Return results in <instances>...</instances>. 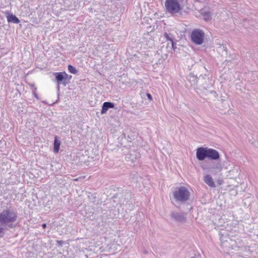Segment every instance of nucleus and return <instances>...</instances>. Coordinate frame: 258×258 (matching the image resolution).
I'll list each match as a JSON object with an SVG mask.
<instances>
[{
    "instance_id": "nucleus-1",
    "label": "nucleus",
    "mask_w": 258,
    "mask_h": 258,
    "mask_svg": "<svg viewBox=\"0 0 258 258\" xmlns=\"http://www.w3.org/2000/svg\"><path fill=\"white\" fill-rule=\"evenodd\" d=\"M18 218L17 212L11 208H7L0 213V237L3 235L6 228H13Z\"/></svg>"
},
{
    "instance_id": "nucleus-2",
    "label": "nucleus",
    "mask_w": 258,
    "mask_h": 258,
    "mask_svg": "<svg viewBox=\"0 0 258 258\" xmlns=\"http://www.w3.org/2000/svg\"><path fill=\"white\" fill-rule=\"evenodd\" d=\"M196 155L199 161H203L206 158L213 161L220 159V154L216 150L208 147L198 148Z\"/></svg>"
},
{
    "instance_id": "nucleus-3",
    "label": "nucleus",
    "mask_w": 258,
    "mask_h": 258,
    "mask_svg": "<svg viewBox=\"0 0 258 258\" xmlns=\"http://www.w3.org/2000/svg\"><path fill=\"white\" fill-rule=\"evenodd\" d=\"M173 196L176 202L182 203L188 200L190 192L186 187L180 186L175 189Z\"/></svg>"
},
{
    "instance_id": "nucleus-4",
    "label": "nucleus",
    "mask_w": 258,
    "mask_h": 258,
    "mask_svg": "<svg viewBox=\"0 0 258 258\" xmlns=\"http://www.w3.org/2000/svg\"><path fill=\"white\" fill-rule=\"evenodd\" d=\"M165 8L166 11L171 15L179 13L182 9L178 0H166Z\"/></svg>"
},
{
    "instance_id": "nucleus-5",
    "label": "nucleus",
    "mask_w": 258,
    "mask_h": 258,
    "mask_svg": "<svg viewBox=\"0 0 258 258\" xmlns=\"http://www.w3.org/2000/svg\"><path fill=\"white\" fill-rule=\"evenodd\" d=\"M205 33L199 29H194L190 35L191 40L196 45H201L204 40Z\"/></svg>"
},
{
    "instance_id": "nucleus-6",
    "label": "nucleus",
    "mask_w": 258,
    "mask_h": 258,
    "mask_svg": "<svg viewBox=\"0 0 258 258\" xmlns=\"http://www.w3.org/2000/svg\"><path fill=\"white\" fill-rule=\"evenodd\" d=\"M136 137V135L135 133L132 132L131 128L127 127L124 130V132H122L121 136L119 137V139L120 138L121 140L123 139L126 140L128 142H131L132 140L135 139Z\"/></svg>"
},
{
    "instance_id": "nucleus-7",
    "label": "nucleus",
    "mask_w": 258,
    "mask_h": 258,
    "mask_svg": "<svg viewBox=\"0 0 258 258\" xmlns=\"http://www.w3.org/2000/svg\"><path fill=\"white\" fill-rule=\"evenodd\" d=\"M227 234L226 231L221 232L220 233L221 245L223 247H229L230 241H232L231 239L229 237V235H227Z\"/></svg>"
},
{
    "instance_id": "nucleus-8",
    "label": "nucleus",
    "mask_w": 258,
    "mask_h": 258,
    "mask_svg": "<svg viewBox=\"0 0 258 258\" xmlns=\"http://www.w3.org/2000/svg\"><path fill=\"white\" fill-rule=\"evenodd\" d=\"M54 75L58 84L63 80H70L72 79V76L68 75L66 72L55 73Z\"/></svg>"
},
{
    "instance_id": "nucleus-9",
    "label": "nucleus",
    "mask_w": 258,
    "mask_h": 258,
    "mask_svg": "<svg viewBox=\"0 0 258 258\" xmlns=\"http://www.w3.org/2000/svg\"><path fill=\"white\" fill-rule=\"evenodd\" d=\"M210 163H212V165H211L212 167H211L209 169V171L212 173H218L222 169V162H209Z\"/></svg>"
},
{
    "instance_id": "nucleus-10",
    "label": "nucleus",
    "mask_w": 258,
    "mask_h": 258,
    "mask_svg": "<svg viewBox=\"0 0 258 258\" xmlns=\"http://www.w3.org/2000/svg\"><path fill=\"white\" fill-rule=\"evenodd\" d=\"M171 217L175 220L180 222H184L186 220L185 215L183 213L173 212L171 213Z\"/></svg>"
},
{
    "instance_id": "nucleus-11",
    "label": "nucleus",
    "mask_w": 258,
    "mask_h": 258,
    "mask_svg": "<svg viewBox=\"0 0 258 258\" xmlns=\"http://www.w3.org/2000/svg\"><path fill=\"white\" fill-rule=\"evenodd\" d=\"M6 17L8 22L9 23L13 22L15 24H18L20 22L19 19L12 14L6 13Z\"/></svg>"
},
{
    "instance_id": "nucleus-12",
    "label": "nucleus",
    "mask_w": 258,
    "mask_h": 258,
    "mask_svg": "<svg viewBox=\"0 0 258 258\" xmlns=\"http://www.w3.org/2000/svg\"><path fill=\"white\" fill-rule=\"evenodd\" d=\"M204 181L209 186L211 187H215V184L213 180V179L211 177L210 175L207 174L204 177Z\"/></svg>"
},
{
    "instance_id": "nucleus-13",
    "label": "nucleus",
    "mask_w": 258,
    "mask_h": 258,
    "mask_svg": "<svg viewBox=\"0 0 258 258\" xmlns=\"http://www.w3.org/2000/svg\"><path fill=\"white\" fill-rule=\"evenodd\" d=\"M113 108V103H112L105 102L103 104L102 108V110H101V113L104 114L107 112V111L108 110L109 108Z\"/></svg>"
},
{
    "instance_id": "nucleus-14",
    "label": "nucleus",
    "mask_w": 258,
    "mask_h": 258,
    "mask_svg": "<svg viewBox=\"0 0 258 258\" xmlns=\"http://www.w3.org/2000/svg\"><path fill=\"white\" fill-rule=\"evenodd\" d=\"M60 145V141L58 140V138L56 136L54 138L53 151L55 153H57L59 150Z\"/></svg>"
},
{
    "instance_id": "nucleus-15",
    "label": "nucleus",
    "mask_w": 258,
    "mask_h": 258,
    "mask_svg": "<svg viewBox=\"0 0 258 258\" xmlns=\"http://www.w3.org/2000/svg\"><path fill=\"white\" fill-rule=\"evenodd\" d=\"M204 21L208 22L212 19L211 14L209 11H204L202 13Z\"/></svg>"
},
{
    "instance_id": "nucleus-16",
    "label": "nucleus",
    "mask_w": 258,
    "mask_h": 258,
    "mask_svg": "<svg viewBox=\"0 0 258 258\" xmlns=\"http://www.w3.org/2000/svg\"><path fill=\"white\" fill-rule=\"evenodd\" d=\"M164 38L167 41H169L170 42H172L173 40V35L171 33H168L167 32H165L163 35Z\"/></svg>"
},
{
    "instance_id": "nucleus-17",
    "label": "nucleus",
    "mask_w": 258,
    "mask_h": 258,
    "mask_svg": "<svg viewBox=\"0 0 258 258\" xmlns=\"http://www.w3.org/2000/svg\"><path fill=\"white\" fill-rule=\"evenodd\" d=\"M68 70L72 74H76L78 72L76 68L72 66V65L68 66Z\"/></svg>"
},
{
    "instance_id": "nucleus-18",
    "label": "nucleus",
    "mask_w": 258,
    "mask_h": 258,
    "mask_svg": "<svg viewBox=\"0 0 258 258\" xmlns=\"http://www.w3.org/2000/svg\"><path fill=\"white\" fill-rule=\"evenodd\" d=\"M121 80H122V82L123 83V81H124L125 83H128V81H127L128 80V78L127 77L126 75H125L124 74H123L121 77Z\"/></svg>"
},
{
    "instance_id": "nucleus-19",
    "label": "nucleus",
    "mask_w": 258,
    "mask_h": 258,
    "mask_svg": "<svg viewBox=\"0 0 258 258\" xmlns=\"http://www.w3.org/2000/svg\"><path fill=\"white\" fill-rule=\"evenodd\" d=\"M171 43V47H172V49L174 50V51H175L176 49L177 48V47L176 46V43L174 41H173Z\"/></svg>"
},
{
    "instance_id": "nucleus-20",
    "label": "nucleus",
    "mask_w": 258,
    "mask_h": 258,
    "mask_svg": "<svg viewBox=\"0 0 258 258\" xmlns=\"http://www.w3.org/2000/svg\"><path fill=\"white\" fill-rule=\"evenodd\" d=\"M147 96L149 100L151 101L152 100V96L150 93H147Z\"/></svg>"
},
{
    "instance_id": "nucleus-21",
    "label": "nucleus",
    "mask_w": 258,
    "mask_h": 258,
    "mask_svg": "<svg viewBox=\"0 0 258 258\" xmlns=\"http://www.w3.org/2000/svg\"><path fill=\"white\" fill-rule=\"evenodd\" d=\"M42 227L43 229H45L46 227V224L45 223H43L42 224Z\"/></svg>"
},
{
    "instance_id": "nucleus-22",
    "label": "nucleus",
    "mask_w": 258,
    "mask_h": 258,
    "mask_svg": "<svg viewBox=\"0 0 258 258\" xmlns=\"http://www.w3.org/2000/svg\"><path fill=\"white\" fill-rule=\"evenodd\" d=\"M136 158H134V157H131L130 159V161L133 162L135 161Z\"/></svg>"
},
{
    "instance_id": "nucleus-23",
    "label": "nucleus",
    "mask_w": 258,
    "mask_h": 258,
    "mask_svg": "<svg viewBox=\"0 0 258 258\" xmlns=\"http://www.w3.org/2000/svg\"><path fill=\"white\" fill-rule=\"evenodd\" d=\"M79 180V178H75L74 179V181H78Z\"/></svg>"
},
{
    "instance_id": "nucleus-24",
    "label": "nucleus",
    "mask_w": 258,
    "mask_h": 258,
    "mask_svg": "<svg viewBox=\"0 0 258 258\" xmlns=\"http://www.w3.org/2000/svg\"><path fill=\"white\" fill-rule=\"evenodd\" d=\"M223 49H224V50L226 48V47H225V46H223Z\"/></svg>"
},
{
    "instance_id": "nucleus-25",
    "label": "nucleus",
    "mask_w": 258,
    "mask_h": 258,
    "mask_svg": "<svg viewBox=\"0 0 258 258\" xmlns=\"http://www.w3.org/2000/svg\"><path fill=\"white\" fill-rule=\"evenodd\" d=\"M56 164H58V162H55Z\"/></svg>"
}]
</instances>
